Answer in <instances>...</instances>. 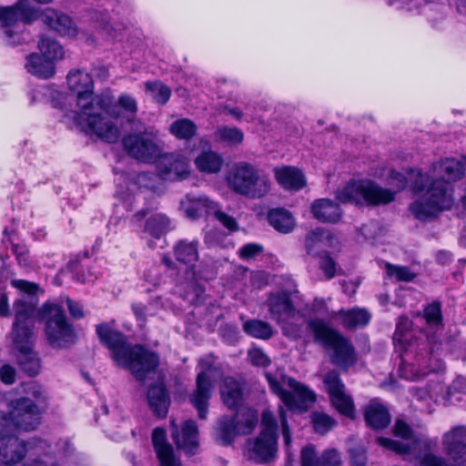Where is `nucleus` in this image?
<instances>
[{"label": "nucleus", "mask_w": 466, "mask_h": 466, "mask_svg": "<svg viewBox=\"0 0 466 466\" xmlns=\"http://www.w3.org/2000/svg\"><path fill=\"white\" fill-rule=\"evenodd\" d=\"M311 423L314 431L321 435L331 431L337 424L336 420L331 416L320 411L312 412Z\"/></svg>", "instance_id": "46"}, {"label": "nucleus", "mask_w": 466, "mask_h": 466, "mask_svg": "<svg viewBox=\"0 0 466 466\" xmlns=\"http://www.w3.org/2000/svg\"><path fill=\"white\" fill-rule=\"evenodd\" d=\"M38 47L41 51V56L51 60L53 63L56 60L62 59L64 56L62 46L51 38L42 37L38 43Z\"/></svg>", "instance_id": "45"}, {"label": "nucleus", "mask_w": 466, "mask_h": 466, "mask_svg": "<svg viewBox=\"0 0 466 466\" xmlns=\"http://www.w3.org/2000/svg\"><path fill=\"white\" fill-rule=\"evenodd\" d=\"M393 341L400 352L398 368L400 378L410 381L420 380L440 368L436 355L441 344L434 337L430 338L422 331L415 335L412 321L408 317L399 318Z\"/></svg>", "instance_id": "2"}, {"label": "nucleus", "mask_w": 466, "mask_h": 466, "mask_svg": "<svg viewBox=\"0 0 466 466\" xmlns=\"http://www.w3.org/2000/svg\"><path fill=\"white\" fill-rule=\"evenodd\" d=\"M25 68L30 74L44 79L52 77L56 73L55 64L35 53L27 56Z\"/></svg>", "instance_id": "33"}, {"label": "nucleus", "mask_w": 466, "mask_h": 466, "mask_svg": "<svg viewBox=\"0 0 466 466\" xmlns=\"http://www.w3.org/2000/svg\"><path fill=\"white\" fill-rule=\"evenodd\" d=\"M274 174L277 182L285 189L299 190L306 185L304 175L297 167H277Z\"/></svg>", "instance_id": "31"}, {"label": "nucleus", "mask_w": 466, "mask_h": 466, "mask_svg": "<svg viewBox=\"0 0 466 466\" xmlns=\"http://www.w3.org/2000/svg\"><path fill=\"white\" fill-rule=\"evenodd\" d=\"M187 218L197 219L215 210L216 204L204 195L187 194L180 202Z\"/></svg>", "instance_id": "26"}, {"label": "nucleus", "mask_w": 466, "mask_h": 466, "mask_svg": "<svg viewBox=\"0 0 466 466\" xmlns=\"http://www.w3.org/2000/svg\"><path fill=\"white\" fill-rule=\"evenodd\" d=\"M171 439L177 447L186 454L191 456L197 453L198 449V429L193 420H185L181 427V434L175 421H171Z\"/></svg>", "instance_id": "21"}, {"label": "nucleus", "mask_w": 466, "mask_h": 466, "mask_svg": "<svg viewBox=\"0 0 466 466\" xmlns=\"http://www.w3.org/2000/svg\"><path fill=\"white\" fill-rule=\"evenodd\" d=\"M132 310L137 319L141 323L140 325L145 324L147 319V307L143 303H134L132 305Z\"/></svg>", "instance_id": "64"}, {"label": "nucleus", "mask_w": 466, "mask_h": 466, "mask_svg": "<svg viewBox=\"0 0 466 466\" xmlns=\"http://www.w3.org/2000/svg\"><path fill=\"white\" fill-rule=\"evenodd\" d=\"M309 329L313 333L316 342L332 350L330 361L343 371L355 366L358 361L356 350L350 339L331 328L321 319H309L307 322Z\"/></svg>", "instance_id": "4"}, {"label": "nucleus", "mask_w": 466, "mask_h": 466, "mask_svg": "<svg viewBox=\"0 0 466 466\" xmlns=\"http://www.w3.org/2000/svg\"><path fill=\"white\" fill-rule=\"evenodd\" d=\"M214 216L220 222L221 225H223L226 228H228L229 231H235L238 228V223L236 219L226 214L225 212L221 210H213Z\"/></svg>", "instance_id": "61"}, {"label": "nucleus", "mask_w": 466, "mask_h": 466, "mask_svg": "<svg viewBox=\"0 0 466 466\" xmlns=\"http://www.w3.org/2000/svg\"><path fill=\"white\" fill-rule=\"evenodd\" d=\"M261 423H262V431L261 432H267L270 435H277V421L275 417L270 411H263L262 418H261Z\"/></svg>", "instance_id": "59"}, {"label": "nucleus", "mask_w": 466, "mask_h": 466, "mask_svg": "<svg viewBox=\"0 0 466 466\" xmlns=\"http://www.w3.org/2000/svg\"><path fill=\"white\" fill-rule=\"evenodd\" d=\"M364 418L368 426L375 430H383L390 423V415L388 409L376 400H371L366 406Z\"/></svg>", "instance_id": "30"}, {"label": "nucleus", "mask_w": 466, "mask_h": 466, "mask_svg": "<svg viewBox=\"0 0 466 466\" xmlns=\"http://www.w3.org/2000/svg\"><path fill=\"white\" fill-rule=\"evenodd\" d=\"M433 171H438L442 180L449 185V181L459 180L464 174L463 164L455 158H446L432 165Z\"/></svg>", "instance_id": "34"}, {"label": "nucleus", "mask_w": 466, "mask_h": 466, "mask_svg": "<svg viewBox=\"0 0 466 466\" xmlns=\"http://www.w3.org/2000/svg\"><path fill=\"white\" fill-rule=\"evenodd\" d=\"M220 393L223 403L229 410H237L242 403V387L240 383L232 377L225 379Z\"/></svg>", "instance_id": "32"}, {"label": "nucleus", "mask_w": 466, "mask_h": 466, "mask_svg": "<svg viewBox=\"0 0 466 466\" xmlns=\"http://www.w3.org/2000/svg\"><path fill=\"white\" fill-rule=\"evenodd\" d=\"M442 446L447 456L466 448V426H456L446 432L442 437Z\"/></svg>", "instance_id": "36"}, {"label": "nucleus", "mask_w": 466, "mask_h": 466, "mask_svg": "<svg viewBox=\"0 0 466 466\" xmlns=\"http://www.w3.org/2000/svg\"><path fill=\"white\" fill-rule=\"evenodd\" d=\"M9 241L12 245V252L15 256L18 264L23 268H30L31 260L28 248L25 246L13 243L11 239Z\"/></svg>", "instance_id": "54"}, {"label": "nucleus", "mask_w": 466, "mask_h": 466, "mask_svg": "<svg viewBox=\"0 0 466 466\" xmlns=\"http://www.w3.org/2000/svg\"><path fill=\"white\" fill-rule=\"evenodd\" d=\"M301 466H340L341 461L335 449L325 451L320 457L316 456L312 444L305 446L300 453Z\"/></svg>", "instance_id": "28"}, {"label": "nucleus", "mask_w": 466, "mask_h": 466, "mask_svg": "<svg viewBox=\"0 0 466 466\" xmlns=\"http://www.w3.org/2000/svg\"><path fill=\"white\" fill-rule=\"evenodd\" d=\"M227 182L234 192L248 198H260L270 190V180L266 172L246 161L232 167Z\"/></svg>", "instance_id": "6"}, {"label": "nucleus", "mask_w": 466, "mask_h": 466, "mask_svg": "<svg viewBox=\"0 0 466 466\" xmlns=\"http://www.w3.org/2000/svg\"><path fill=\"white\" fill-rule=\"evenodd\" d=\"M38 17L36 9L28 0H19L13 5L0 6V23L8 44L15 45V37L21 31L19 23L31 24Z\"/></svg>", "instance_id": "12"}, {"label": "nucleus", "mask_w": 466, "mask_h": 466, "mask_svg": "<svg viewBox=\"0 0 466 466\" xmlns=\"http://www.w3.org/2000/svg\"><path fill=\"white\" fill-rule=\"evenodd\" d=\"M397 191L384 188L370 179L350 180L337 191L336 198L342 203L357 206H381L394 201Z\"/></svg>", "instance_id": "7"}, {"label": "nucleus", "mask_w": 466, "mask_h": 466, "mask_svg": "<svg viewBox=\"0 0 466 466\" xmlns=\"http://www.w3.org/2000/svg\"><path fill=\"white\" fill-rule=\"evenodd\" d=\"M169 130L176 137L187 140L196 135L197 126L188 118H180L170 125Z\"/></svg>", "instance_id": "44"}, {"label": "nucleus", "mask_w": 466, "mask_h": 466, "mask_svg": "<svg viewBox=\"0 0 466 466\" xmlns=\"http://www.w3.org/2000/svg\"><path fill=\"white\" fill-rule=\"evenodd\" d=\"M385 269L387 276L396 281L410 282L416 278V274L407 266H398L386 262Z\"/></svg>", "instance_id": "48"}, {"label": "nucleus", "mask_w": 466, "mask_h": 466, "mask_svg": "<svg viewBox=\"0 0 466 466\" xmlns=\"http://www.w3.org/2000/svg\"><path fill=\"white\" fill-rule=\"evenodd\" d=\"M117 106L129 114L131 118L135 117L137 112V100L127 94H122L118 96Z\"/></svg>", "instance_id": "55"}, {"label": "nucleus", "mask_w": 466, "mask_h": 466, "mask_svg": "<svg viewBox=\"0 0 466 466\" xmlns=\"http://www.w3.org/2000/svg\"><path fill=\"white\" fill-rule=\"evenodd\" d=\"M46 337L48 344L55 349H64L74 344L76 334L72 324L60 308H55L54 314L46 319Z\"/></svg>", "instance_id": "13"}, {"label": "nucleus", "mask_w": 466, "mask_h": 466, "mask_svg": "<svg viewBox=\"0 0 466 466\" xmlns=\"http://www.w3.org/2000/svg\"><path fill=\"white\" fill-rule=\"evenodd\" d=\"M49 449L50 444L43 439L33 437L23 441L15 435L14 431H5L4 427L0 426V461L6 465L20 462L26 454L30 459L35 456V459L26 464H33L40 459L46 460V454L56 461L53 453L47 451Z\"/></svg>", "instance_id": "5"}, {"label": "nucleus", "mask_w": 466, "mask_h": 466, "mask_svg": "<svg viewBox=\"0 0 466 466\" xmlns=\"http://www.w3.org/2000/svg\"><path fill=\"white\" fill-rule=\"evenodd\" d=\"M37 300L19 299L14 304L15 321L13 323V339L20 335L24 339L26 333V339L34 338L33 328L36 313Z\"/></svg>", "instance_id": "18"}, {"label": "nucleus", "mask_w": 466, "mask_h": 466, "mask_svg": "<svg viewBox=\"0 0 466 466\" xmlns=\"http://www.w3.org/2000/svg\"><path fill=\"white\" fill-rule=\"evenodd\" d=\"M258 421V412L250 408H242L233 416L223 415L215 428V439L224 446L231 445L237 436L250 434Z\"/></svg>", "instance_id": "8"}, {"label": "nucleus", "mask_w": 466, "mask_h": 466, "mask_svg": "<svg viewBox=\"0 0 466 466\" xmlns=\"http://www.w3.org/2000/svg\"><path fill=\"white\" fill-rule=\"evenodd\" d=\"M329 237V233L322 228H316L310 231L305 239V247L308 255L317 257L325 250L322 249L326 246V242Z\"/></svg>", "instance_id": "39"}, {"label": "nucleus", "mask_w": 466, "mask_h": 466, "mask_svg": "<svg viewBox=\"0 0 466 466\" xmlns=\"http://www.w3.org/2000/svg\"><path fill=\"white\" fill-rule=\"evenodd\" d=\"M421 317L426 325L434 329L443 327L442 303L436 299L427 304L422 310Z\"/></svg>", "instance_id": "41"}, {"label": "nucleus", "mask_w": 466, "mask_h": 466, "mask_svg": "<svg viewBox=\"0 0 466 466\" xmlns=\"http://www.w3.org/2000/svg\"><path fill=\"white\" fill-rule=\"evenodd\" d=\"M8 414L0 411V426L5 431L35 430L41 423V410L39 407L29 398H19L11 400Z\"/></svg>", "instance_id": "10"}, {"label": "nucleus", "mask_w": 466, "mask_h": 466, "mask_svg": "<svg viewBox=\"0 0 466 466\" xmlns=\"http://www.w3.org/2000/svg\"><path fill=\"white\" fill-rule=\"evenodd\" d=\"M69 89L76 95V104L80 111L72 112L74 123L86 135H96L106 143L118 140L120 131L116 125L106 114H115L112 97L100 95L94 96V82L92 76L82 70H72L67 74Z\"/></svg>", "instance_id": "1"}, {"label": "nucleus", "mask_w": 466, "mask_h": 466, "mask_svg": "<svg viewBox=\"0 0 466 466\" xmlns=\"http://www.w3.org/2000/svg\"><path fill=\"white\" fill-rule=\"evenodd\" d=\"M43 22L61 35L76 36L77 27L72 18L57 10L47 9L42 15Z\"/></svg>", "instance_id": "25"}, {"label": "nucleus", "mask_w": 466, "mask_h": 466, "mask_svg": "<svg viewBox=\"0 0 466 466\" xmlns=\"http://www.w3.org/2000/svg\"><path fill=\"white\" fill-rule=\"evenodd\" d=\"M268 221L276 230L289 233L295 226L294 218L285 208H274L268 213Z\"/></svg>", "instance_id": "38"}, {"label": "nucleus", "mask_w": 466, "mask_h": 466, "mask_svg": "<svg viewBox=\"0 0 466 466\" xmlns=\"http://www.w3.org/2000/svg\"><path fill=\"white\" fill-rule=\"evenodd\" d=\"M0 379L5 384H13L15 380V370L10 365L2 366Z\"/></svg>", "instance_id": "62"}, {"label": "nucleus", "mask_w": 466, "mask_h": 466, "mask_svg": "<svg viewBox=\"0 0 466 466\" xmlns=\"http://www.w3.org/2000/svg\"><path fill=\"white\" fill-rule=\"evenodd\" d=\"M278 436L260 432L250 449V457L258 462H266L277 452Z\"/></svg>", "instance_id": "29"}, {"label": "nucleus", "mask_w": 466, "mask_h": 466, "mask_svg": "<svg viewBox=\"0 0 466 466\" xmlns=\"http://www.w3.org/2000/svg\"><path fill=\"white\" fill-rule=\"evenodd\" d=\"M327 393L329 396L332 406L342 415L354 418L355 406L353 399L346 392V386L337 370L329 371L324 379Z\"/></svg>", "instance_id": "16"}, {"label": "nucleus", "mask_w": 466, "mask_h": 466, "mask_svg": "<svg viewBox=\"0 0 466 466\" xmlns=\"http://www.w3.org/2000/svg\"><path fill=\"white\" fill-rule=\"evenodd\" d=\"M216 133L220 141L228 145H238L244 138L243 132L238 127L222 126L218 127Z\"/></svg>", "instance_id": "49"}, {"label": "nucleus", "mask_w": 466, "mask_h": 466, "mask_svg": "<svg viewBox=\"0 0 466 466\" xmlns=\"http://www.w3.org/2000/svg\"><path fill=\"white\" fill-rule=\"evenodd\" d=\"M159 365V356L141 344L134 345L119 364L129 370L137 380H144Z\"/></svg>", "instance_id": "14"}, {"label": "nucleus", "mask_w": 466, "mask_h": 466, "mask_svg": "<svg viewBox=\"0 0 466 466\" xmlns=\"http://www.w3.org/2000/svg\"><path fill=\"white\" fill-rule=\"evenodd\" d=\"M21 339L20 335L14 338V346L18 351L17 363L20 369L29 377L36 376L41 369V361L37 353L33 350L34 338L26 339V334Z\"/></svg>", "instance_id": "20"}, {"label": "nucleus", "mask_w": 466, "mask_h": 466, "mask_svg": "<svg viewBox=\"0 0 466 466\" xmlns=\"http://www.w3.org/2000/svg\"><path fill=\"white\" fill-rule=\"evenodd\" d=\"M212 390L213 383L208 372H199L196 380V390L189 395V400L198 410L200 420H206L208 417Z\"/></svg>", "instance_id": "22"}, {"label": "nucleus", "mask_w": 466, "mask_h": 466, "mask_svg": "<svg viewBox=\"0 0 466 466\" xmlns=\"http://www.w3.org/2000/svg\"><path fill=\"white\" fill-rule=\"evenodd\" d=\"M122 144L130 157L145 163H151L161 156V148L154 136L147 132L127 135Z\"/></svg>", "instance_id": "15"}, {"label": "nucleus", "mask_w": 466, "mask_h": 466, "mask_svg": "<svg viewBox=\"0 0 466 466\" xmlns=\"http://www.w3.org/2000/svg\"><path fill=\"white\" fill-rule=\"evenodd\" d=\"M320 258L319 268L322 270L328 279H333L337 274V263L330 257L329 252L324 251L318 255Z\"/></svg>", "instance_id": "50"}, {"label": "nucleus", "mask_w": 466, "mask_h": 466, "mask_svg": "<svg viewBox=\"0 0 466 466\" xmlns=\"http://www.w3.org/2000/svg\"><path fill=\"white\" fill-rule=\"evenodd\" d=\"M146 90L160 105H165L171 96V89L160 81L147 82Z\"/></svg>", "instance_id": "47"}, {"label": "nucleus", "mask_w": 466, "mask_h": 466, "mask_svg": "<svg viewBox=\"0 0 466 466\" xmlns=\"http://www.w3.org/2000/svg\"><path fill=\"white\" fill-rule=\"evenodd\" d=\"M157 457L159 461V466H182V462L178 457L176 456L173 447L157 452Z\"/></svg>", "instance_id": "53"}, {"label": "nucleus", "mask_w": 466, "mask_h": 466, "mask_svg": "<svg viewBox=\"0 0 466 466\" xmlns=\"http://www.w3.org/2000/svg\"><path fill=\"white\" fill-rule=\"evenodd\" d=\"M310 211L314 218L322 223H338L342 218L339 205L329 198H319L312 202Z\"/></svg>", "instance_id": "27"}, {"label": "nucleus", "mask_w": 466, "mask_h": 466, "mask_svg": "<svg viewBox=\"0 0 466 466\" xmlns=\"http://www.w3.org/2000/svg\"><path fill=\"white\" fill-rule=\"evenodd\" d=\"M263 251V247L257 243H248L242 246L238 250L239 258L243 260L255 258Z\"/></svg>", "instance_id": "57"}, {"label": "nucleus", "mask_w": 466, "mask_h": 466, "mask_svg": "<svg viewBox=\"0 0 466 466\" xmlns=\"http://www.w3.org/2000/svg\"><path fill=\"white\" fill-rule=\"evenodd\" d=\"M152 443L156 453L172 447L167 442L166 431L163 428H156L153 431Z\"/></svg>", "instance_id": "56"}, {"label": "nucleus", "mask_w": 466, "mask_h": 466, "mask_svg": "<svg viewBox=\"0 0 466 466\" xmlns=\"http://www.w3.org/2000/svg\"><path fill=\"white\" fill-rule=\"evenodd\" d=\"M176 259L193 268L198 259V241L179 240L174 247Z\"/></svg>", "instance_id": "35"}, {"label": "nucleus", "mask_w": 466, "mask_h": 466, "mask_svg": "<svg viewBox=\"0 0 466 466\" xmlns=\"http://www.w3.org/2000/svg\"><path fill=\"white\" fill-rule=\"evenodd\" d=\"M96 331L101 342L110 350L112 359L119 366L133 346L127 342L123 333L111 329L106 323L97 325Z\"/></svg>", "instance_id": "19"}, {"label": "nucleus", "mask_w": 466, "mask_h": 466, "mask_svg": "<svg viewBox=\"0 0 466 466\" xmlns=\"http://www.w3.org/2000/svg\"><path fill=\"white\" fill-rule=\"evenodd\" d=\"M420 466H451L448 461L441 457L435 455L431 452H428L422 456L420 461Z\"/></svg>", "instance_id": "60"}, {"label": "nucleus", "mask_w": 466, "mask_h": 466, "mask_svg": "<svg viewBox=\"0 0 466 466\" xmlns=\"http://www.w3.org/2000/svg\"><path fill=\"white\" fill-rule=\"evenodd\" d=\"M448 457L454 466H466V447L459 449L455 454H450Z\"/></svg>", "instance_id": "63"}, {"label": "nucleus", "mask_w": 466, "mask_h": 466, "mask_svg": "<svg viewBox=\"0 0 466 466\" xmlns=\"http://www.w3.org/2000/svg\"><path fill=\"white\" fill-rule=\"evenodd\" d=\"M147 402L152 412L160 419L167 417L171 403L170 393L163 382L155 383L147 390Z\"/></svg>", "instance_id": "24"}, {"label": "nucleus", "mask_w": 466, "mask_h": 466, "mask_svg": "<svg viewBox=\"0 0 466 466\" xmlns=\"http://www.w3.org/2000/svg\"><path fill=\"white\" fill-rule=\"evenodd\" d=\"M352 466H365L367 462L366 451L362 446L356 445L349 449Z\"/></svg>", "instance_id": "58"}, {"label": "nucleus", "mask_w": 466, "mask_h": 466, "mask_svg": "<svg viewBox=\"0 0 466 466\" xmlns=\"http://www.w3.org/2000/svg\"><path fill=\"white\" fill-rule=\"evenodd\" d=\"M248 358L251 364L256 367L267 368L270 365L271 360L262 349L252 347L248 351Z\"/></svg>", "instance_id": "51"}, {"label": "nucleus", "mask_w": 466, "mask_h": 466, "mask_svg": "<svg viewBox=\"0 0 466 466\" xmlns=\"http://www.w3.org/2000/svg\"><path fill=\"white\" fill-rule=\"evenodd\" d=\"M392 431L394 436L404 441L379 437L376 439L377 444L403 456L413 453L416 447L420 444V440L414 435L412 428L401 419L396 420Z\"/></svg>", "instance_id": "17"}, {"label": "nucleus", "mask_w": 466, "mask_h": 466, "mask_svg": "<svg viewBox=\"0 0 466 466\" xmlns=\"http://www.w3.org/2000/svg\"><path fill=\"white\" fill-rule=\"evenodd\" d=\"M195 164L198 169L206 173H217L220 170L223 159L212 151L201 153L196 159Z\"/></svg>", "instance_id": "42"}, {"label": "nucleus", "mask_w": 466, "mask_h": 466, "mask_svg": "<svg viewBox=\"0 0 466 466\" xmlns=\"http://www.w3.org/2000/svg\"><path fill=\"white\" fill-rule=\"evenodd\" d=\"M171 229L170 220L164 214H155L145 223L144 231L155 238H160Z\"/></svg>", "instance_id": "40"}, {"label": "nucleus", "mask_w": 466, "mask_h": 466, "mask_svg": "<svg viewBox=\"0 0 466 466\" xmlns=\"http://www.w3.org/2000/svg\"><path fill=\"white\" fill-rule=\"evenodd\" d=\"M157 171L163 180H182L188 175V163L179 155L164 156L157 163Z\"/></svg>", "instance_id": "23"}, {"label": "nucleus", "mask_w": 466, "mask_h": 466, "mask_svg": "<svg viewBox=\"0 0 466 466\" xmlns=\"http://www.w3.org/2000/svg\"><path fill=\"white\" fill-rule=\"evenodd\" d=\"M268 307L270 318L280 326L285 336L298 339L301 336V327L291 320L299 314L294 306L290 293L280 291L272 293L268 299Z\"/></svg>", "instance_id": "11"}, {"label": "nucleus", "mask_w": 466, "mask_h": 466, "mask_svg": "<svg viewBox=\"0 0 466 466\" xmlns=\"http://www.w3.org/2000/svg\"><path fill=\"white\" fill-rule=\"evenodd\" d=\"M11 285L12 287L26 294L28 296L26 299L36 300L35 295L39 289V286L36 283L30 282L25 279H12Z\"/></svg>", "instance_id": "52"}, {"label": "nucleus", "mask_w": 466, "mask_h": 466, "mask_svg": "<svg viewBox=\"0 0 466 466\" xmlns=\"http://www.w3.org/2000/svg\"><path fill=\"white\" fill-rule=\"evenodd\" d=\"M342 326L347 329H356L367 326L370 320V314L364 309H341L338 312Z\"/></svg>", "instance_id": "37"}, {"label": "nucleus", "mask_w": 466, "mask_h": 466, "mask_svg": "<svg viewBox=\"0 0 466 466\" xmlns=\"http://www.w3.org/2000/svg\"><path fill=\"white\" fill-rule=\"evenodd\" d=\"M410 190L416 194L425 192L421 198L410 205V211L417 219L427 221L436 218L441 211L453 206L452 187L440 179H432L420 169H412L409 174Z\"/></svg>", "instance_id": "3"}, {"label": "nucleus", "mask_w": 466, "mask_h": 466, "mask_svg": "<svg viewBox=\"0 0 466 466\" xmlns=\"http://www.w3.org/2000/svg\"><path fill=\"white\" fill-rule=\"evenodd\" d=\"M265 376L270 390L280 399L289 410L306 411L309 406L316 401V393L294 378L283 377L284 383L290 389V390H287L272 374L266 373Z\"/></svg>", "instance_id": "9"}, {"label": "nucleus", "mask_w": 466, "mask_h": 466, "mask_svg": "<svg viewBox=\"0 0 466 466\" xmlns=\"http://www.w3.org/2000/svg\"><path fill=\"white\" fill-rule=\"evenodd\" d=\"M243 330L248 336L260 339H268L273 336V329L270 324L260 319L244 321Z\"/></svg>", "instance_id": "43"}]
</instances>
